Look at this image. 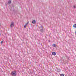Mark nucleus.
<instances>
[{"label":"nucleus","instance_id":"2eb2a0df","mask_svg":"<svg viewBox=\"0 0 76 76\" xmlns=\"http://www.w3.org/2000/svg\"><path fill=\"white\" fill-rule=\"evenodd\" d=\"M73 6V7L74 8H76V6Z\"/></svg>","mask_w":76,"mask_h":76},{"label":"nucleus","instance_id":"7ed1b4c3","mask_svg":"<svg viewBox=\"0 0 76 76\" xmlns=\"http://www.w3.org/2000/svg\"><path fill=\"white\" fill-rule=\"evenodd\" d=\"M35 23H36V21H35V20H34L32 21V23H33V24H35Z\"/></svg>","mask_w":76,"mask_h":76},{"label":"nucleus","instance_id":"f03ea898","mask_svg":"<svg viewBox=\"0 0 76 76\" xmlns=\"http://www.w3.org/2000/svg\"><path fill=\"white\" fill-rule=\"evenodd\" d=\"M16 72H12L11 73V75L12 76H16Z\"/></svg>","mask_w":76,"mask_h":76},{"label":"nucleus","instance_id":"9d476101","mask_svg":"<svg viewBox=\"0 0 76 76\" xmlns=\"http://www.w3.org/2000/svg\"><path fill=\"white\" fill-rule=\"evenodd\" d=\"M60 76H64V75L63 74H61L60 75Z\"/></svg>","mask_w":76,"mask_h":76},{"label":"nucleus","instance_id":"6ab92c4d","mask_svg":"<svg viewBox=\"0 0 76 76\" xmlns=\"http://www.w3.org/2000/svg\"><path fill=\"white\" fill-rule=\"evenodd\" d=\"M41 45H42V44H41Z\"/></svg>","mask_w":76,"mask_h":76},{"label":"nucleus","instance_id":"423d86ee","mask_svg":"<svg viewBox=\"0 0 76 76\" xmlns=\"http://www.w3.org/2000/svg\"><path fill=\"white\" fill-rule=\"evenodd\" d=\"M40 31L42 32V33L44 31V30L43 29H41Z\"/></svg>","mask_w":76,"mask_h":76},{"label":"nucleus","instance_id":"a211bd4d","mask_svg":"<svg viewBox=\"0 0 76 76\" xmlns=\"http://www.w3.org/2000/svg\"><path fill=\"white\" fill-rule=\"evenodd\" d=\"M1 35V34L0 33V36Z\"/></svg>","mask_w":76,"mask_h":76},{"label":"nucleus","instance_id":"39448f33","mask_svg":"<svg viewBox=\"0 0 76 76\" xmlns=\"http://www.w3.org/2000/svg\"><path fill=\"white\" fill-rule=\"evenodd\" d=\"M52 46H53V47H57V45L53 44L52 45Z\"/></svg>","mask_w":76,"mask_h":76},{"label":"nucleus","instance_id":"9b49d317","mask_svg":"<svg viewBox=\"0 0 76 76\" xmlns=\"http://www.w3.org/2000/svg\"><path fill=\"white\" fill-rule=\"evenodd\" d=\"M26 25H25L24 26V28H26Z\"/></svg>","mask_w":76,"mask_h":76},{"label":"nucleus","instance_id":"f257e3e1","mask_svg":"<svg viewBox=\"0 0 76 76\" xmlns=\"http://www.w3.org/2000/svg\"><path fill=\"white\" fill-rule=\"evenodd\" d=\"M15 26V23H14V22H12L11 23V24L10 25V27L11 28H12V27H13Z\"/></svg>","mask_w":76,"mask_h":76},{"label":"nucleus","instance_id":"6e6552de","mask_svg":"<svg viewBox=\"0 0 76 76\" xmlns=\"http://www.w3.org/2000/svg\"><path fill=\"white\" fill-rule=\"evenodd\" d=\"M73 27H74V28H76V24H75L73 26Z\"/></svg>","mask_w":76,"mask_h":76},{"label":"nucleus","instance_id":"f3484780","mask_svg":"<svg viewBox=\"0 0 76 76\" xmlns=\"http://www.w3.org/2000/svg\"><path fill=\"white\" fill-rule=\"evenodd\" d=\"M69 58H70V57H68V59H69Z\"/></svg>","mask_w":76,"mask_h":76},{"label":"nucleus","instance_id":"f8f14e48","mask_svg":"<svg viewBox=\"0 0 76 76\" xmlns=\"http://www.w3.org/2000/svg\"><path fill=\"white\" fill-rule=\"evenodd\" d=\"M28 23H29V22H28L27 23H26L25 25L26 26V25H28Z\"/></svg>","mask_w":76,"mask_h":76},{"label":"nucleus","instance_id":"20e7f679","mask_svg":"<svg viewBox=\"0 0 76 76\" xmlns=\"http://www.w3.org/2000/svg\"><path fill=\"white\" fill-rule=\"evenodd\" d=\"M52 54L53 56H55V55H56V53L54 52H53Z\"/></svg>","mask_w":76,"mask_h":76},{"label":"nucleus","instance_id":"4be33fe9","mask_svg":"<svg viewBox=\"0 0 76 76\" xmlns=\"http://www.w3.org/2000/svg\"><path fill=\"white\" fill-rule=\"evenodd\" d=\"M40 34H41V33H40Z\"/></svg>","mask_w":76,"mask_h":76},{"label":"nucleus","instance_id":"412c9836","mask_svg":"<svg viewBox=\"0 0 76 76\" xmlns=\"http://www.w3.org/2000/svg\"><path fill=\"white\" fill-rule=\"evenodd\" d=\"M39 29H40V28H39Z\"/></svg>","mask_w":76,"mask_h":76},{"label":"nucleus","instance_id":"dca6fc26","mask_svg":"<svg viewBox=\"0 0 76 76\" xmlns=\"http://www.w3.org/2000/svg\"><path fill=\"white\" fill-rule=\"evenodd\" d=\"M3 41H1V44H2V43H3Z\"/></svg>","mask_w":76,"mask_h":76},{"label":"nucleus","instance_id":"aec40b11","mask_svg":"<svg viewBox=\"0 0 76 76\" xmlns=\"http://www.w3.org/2000/svg\"><path fill=\"white\" fill-rule=\"evenodd\" d=\"M6 6H7V5L6 4Z\"/></svg>","mask_w":76,"mask_h":76},{"label":"nucleus","instance_id":"ddd939ff","mask_svg":"<svg viewBox=\"0 0 76 76\" xmlns=\"http://www.w3.org/2000/svg\"><path fill=\"white\" fill-rule=\"evenodd\" d=\"M41 27L42 29H43V26H41Z\"/></svg>","mask_w":76,"mask_h":76},{"label":"nucleus","instance_id":"0eeeda50","mask_svg":"<svg viewBox=\"0 0 76 76\" xmlns=\"http://www.w3.org/2000/svg\"><path fill=\"white\" fill-rule=\"evenodd\" d=\"M12 2V1L10 0H9L8 2V3H9V4H10Z\"/></svg>","mask_w":76,"mask_h":76},{"label":"nucleus","instance_id":"1a4fd4ad","mask_svg":"<svg viewBox=\"0 0 76 76\" xmlns=\"http://www.w3.org/2000/svg\"><path fill=\"white\" fill-rule=\"evenodd\" d=\"M56 71H57V72H59V69H58V68H57L56 70Z\"/></svg>","mask_w":76,"mask_h":76},{"label":"nucleus","instance_id":"4468645a","mask_svg":"<svg viewBox=\"0 0 76 76\" xmlns=\"http://www.w3.org/2000/svg\"><path fill=\"white\" fill-rule=\"evenodd\" d=\"M13 72H15V73H16V71L15 70L14 71H12Z\"/></svg>","mask_w":76,"mask_h":76}]
</instances>
